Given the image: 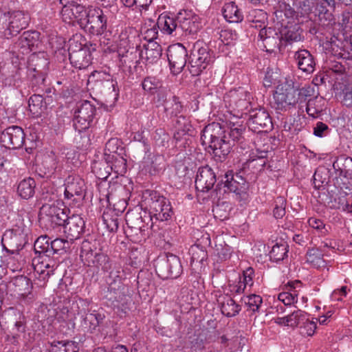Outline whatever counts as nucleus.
<instances>
[{
	"mask_svg": "<svg viewBox=\"0 0 352 352\" xmlns=\"http://www.w3.org/2000/svg\"><path fill=\"white\" fill-rule=\"evenodd\" d=\"M80 307H82V310L78 311V314H81L82 321H83V326L85 328H88L89 329H95L96 327V320L94 316L93 312L91 313H86V309L84 307H87V302L85 300H80L78 302L72 303V309L73 308H80Z\"/></svg>",
	"mask_w": 352,
	"mask_h": 352,
	"instance_id": "obj_35",
	"label": "nucleus"
},
{
	"mask_svg": "<svg viewBox=\"0 0 352 352\" xmlns=\"http://www.w3.org/2000/svg\"><path fill=\"white\" fill-rule=\"evenodd\" d=\"M34 250L36 252H39L42 254H49L50 243L46 236H40L34 242Z\"/></svg>",
	"mask_w": 352,
	"mask_h": 352,
	"instance_id": "obj_56",
	"label": "nucleus"
},
{
	"mask_svg": "<svg viewBox=\"0 0 352 352\" xmlns=\"http://www.w3.org/2000/svg\"><path fill=\"white\" fill-rule=\"evenodd\" d=\"M118 140L116 138L110 139L105 145L104 148V159L107 160V157H112L113 154L122 153V148H119L118 146Z\"/></svg>",
	"mask_w": 352,
	"mask_h": 352,
	"instance_id": "obj_55",
	"label": "nucleus"
},
{
	"mask_svg": "<svg viewBox=\"0 0 352 352\" xmlns=\"http://www.w3.org/2000/svg\"><path fill=\"white\" fill-rule=\"evenodd\" d=\"M280 38L287 42H296L301 40L302 30L297 23L290 24L288 26H280ZM276 40L280 37H276ZM275 43L273 41L271 44ZM276 43H274L276 45Z\"/></svg>",
	"mask_w": 352,
	"mask_h": 352,
	"instance_id": "obj_33",
	"label": "nucleus"
},
{
	"mask_svg": "<svg viewBox=\"0 0 352 352\" xmlns=\"http://www.w3.org/2000/svg\"><path fill=\"white\" fill-rule=\"evenodd\" d=\"M221 184H223V187L228 191L234 193L237 200L247 199L249 185L245 178L239 173H234L232 170H228L221 180Z\"/></svg>",
	"mask_w": 352,
	"mask_h": 352,
	"instance_id": "obj_10",
	"label": "nucleus"
},
{
	"mask_svg": "<svg viewBox=\"0 0 352 352\" xmlns=\"http://www.w3.org/2000/svg\"><path fill=\"white\" fill-rule=\"evenodd\" d=\"M183 109L184 107L179 98L176 96L169 97L168 101L164 104V111L168 118L178 116L179 114L182 112Z\"/></svg>",
	"mask_w": 352,
	"mask_h": 352,
	"instance_id": "obj_41",
	"label": "nucleus"
},
{
	"mask_svg": "<svg viewBox=\"0 0 352 352\" xmlns=\"http://www.w3.org/2000/svg\"><path fill=\"white\" fill-rule=\"evenodd\" d=\"M8 24L4 32L6 36H16L29 25L30 16L28 12L22 10H13L8 12Z\"/></svg>",
	"mask_w": 352,
	"mask_h": 352,
	"instance_id": "obj_20",
	"label": "nucleus"
},
{
	"mask_svg": "<svg viewBox=\"0 0 352 352\" xmlns=\"http://www.w3.org/2000/svg\"><path fill=\"white\" fill-rule=\"evenodd\" d=\"M30 233V226L19 221L11 230H7L2 238L12 250L19 251L28 243V235Z\"/></svg>",
	"mask_w": 352,
	"mask_h": 352,
	"instance_id": "obj_11",
	"label": "nucleus"
},
{
	"mask_svg": "<svg viewBox=\"0 0 352 352\" xmlns=\"http://www.w3.org/2000/svg\"><path fill=\"white\" fill-rule=\"evenodd\" d=\"M244 300L246 305L248 306L252 312L257 311L263 302L262 298L256 294L248 296Z\"/></svg>",
	"mask_w": 352,
	"mask_h": 352,
	"instance_id": "obj_60",
	"label": "nucleus"
},
{
	"mask_svg": "<svg viewBox=\"0 0 352 352\" xmlns=\"http://www.w3.org/2000/svg\"><path fill=\"white\" fill-rule=\"evenodd\" d=\"M219 304L222 314L226 317L235 316L241 310L240 305L236 304L232 298L228 296H223Z\"/></svg>",
	"mask_w": 352,
	"mask_h": 352,
	"instance_id": "obj_36",
	"label": "nucleus"
},
{
	"mask_svg": "<svg viewBox=\"0 0 352 352\" xmlns=\"http://www.w3.org/2000/svg\"><path fill=\"white\" fill-rule=\"evenodd\" d=\"M142 86L144 90L153 94L162 87V82L155 77L148 76L144 79Z\"/></svg>",
	"mask_w": 352,
	"mask_h": 352,
	"instance_id": "obj_53",
	"label": "nucleus"
},
{
	"mask_svg": "<svg viewBox=\"0 0 352 352\" xmlns=\"http://www.w3.org/2000/svg\"><path fill=\"white\" fill-rule=\"evenodd\" d=\"M64 226V233L67 239L73 242L80 238L85 229V223L80 215H72L67 217Z\"/></svg>",
	"mask_w": 352,
	"mask_h": 352,
	"instance_id": "obj_27",
	"label": "nucleus"
},
{
	"mask_svg": "<svg viewBox=\"0 0 352 352\" xmlns=\"http://www.w3.org/2000/svg\"><path fill=\"white\" fill-rule=\"evenodd\" d=\"M80 257L85 265L101 269L106 275L107 285L122 284L124 270L120 263L113 262L97 248L96 243L85 240L81 245Z\"/></svg>",
	"mask_w": 352,
	"mask_h": 352,
	"instance_id": "obj_2",
	"label": "nucleus"
},
{
	"mask_svg": "<svg viewBox=\"0 0 352 352\" xmlns=\"http://www.w3.org/2000/svg\"><path fill=\"white\" fill-rule=\"evenodd\" d=\"M14 292L19 296H26L31 293L32 283L30 278L24 276L15 277L12 280Z\"/></svg>",
	"mask_w": 352,
	"mask_h": 352,
	"instance_id": "obj_38",
	"label": "nucleus"
},
{
	"mask_svg": "<svg viewBox=\"0 0 352 352\" xmlns=\"http://www.w3.org/2000/svg\"><path fill=\"white\" fill-rule=\"evenodd\" d=\"M43 98L41 95L34 94L32 96L28 101L30 111H34V113H38L43 106Z\"/></svg>",
	"mask_w": 352,
	"mask_h": 352,
	"instance_id": "obj_63",
	"label": "nucleus"
},
{
	"mask_svg": "<svg viewBox=\"0 0 352 352\" xmlns=\"http://www.w3.org/2000/svg\"><path fill=\"white\" fill-rule=\"evenodd\" d=\"M309 226L313 229L316 230L321 236H326L329 233V229L330 227L327 226L322 220L310 217L308 219Z\"/></svg>",
	"mask_w": 352,
	"mask_h": 352,
	"instance_id": "obj_54",
	"label": "nucleus"
},
{
	"mask_svg": "<svg viewBox=\"0 0 352 352\" xmlns=\"http://www.w3.org/2000/svg\"><path fill=\"white\" fill-rule=\"evenodd\" d=\"M118 53L120 56V65L122 67L123 70H128L129 72H131L132 67H135L138 62L135 52L133 53V52H129V50H126V52L124 53V52L122 51V48L120 47Z\"/></svg>",
	"mask_w": 352,
	"mask_h": 352,
	"instance_id": "obj_43",
	"label": "nucleus"
},
{
	"mask_svg": "<svg viewBox=\"0 0 352 352\" xmlns=\"http://www.w3.org/2000/svg\"><path fill=\"white\" fill-rule=\"evenodd\" d=\"M69 59L71 64L76 68L84 69L91 63V54L89 50L82 47L75 38L69 41Z\"/></svg>",
	"mask_w": 352,
	"mask_h": 352,
	"instance_id": "obj_13",
	"label": "nucleus"
},
{
	"mask_svg": "<svg viewBox=\"0 0 352 352\" xmlns=\"http://www.w3.org/2000/svg\"><path fill=\"white\" fill-rule=\"evenodd\" d=\"M168 60L171 72L179 74L186 64L187 51L180 43L171 45L168 49Z\"/></svg>",
	"mask_w": 352,
	"mask_h": 352,
	"instance_id": "obj_22",
	"label": "nucleus"
},
{
	"mask_svg": "<svg viewBox=\"0 0 352 352\" xmlns=\"http://www.w3.org/2000/svg\"><path fill=\"white\" fill-rule=\"evenodd\" d=\"M300 283V281H290L288 282L287 286L291 288L289 292H283L278 294V299L283 302L285 305H291L294 302H297V294L294 289L296 288V285Z\"/></svg>",
	"mask_w": 352,
	"mask_h": 352,
	"instance_id": "obj_45",
	"label": "nucleus"
},
{
	"mask_svg": "<svg viewBox=\"0 0 352 352\" xmlns=\"http://www.w3.org/2000/svg\"><path fill=\"white\" fill-rule=\"evenodd\" d=\"M92 172L99 179H106L110 175V167L107 162H96L91 166Z\"/></svg>",
	"mask_w": 352,
	"mask_h": 352,
	"instance_id": "obj_51",
	"label": "nucleus"
},
{
	"mask_svg": "<svg viewBox=\"0 0 352 352\" xmlns=\"http://www.w3.org/2000/svg\"><path fill=\"white\" fill-rule=\"evenodd\" d=\"M72 243L68 239H64L61 238H56L50 243V252L49 254L52 253H58L60 251H66L69 249L70 245Z\"/></svg>",
	"mask_w": 352,
	"mask_h": 352,
	"instance_id": "obj_52",
	"label": "nucleus"
},
{
	"mask_svg": "<svg viewBox=\"0 0 352 352\" xmlns=\"http://www.w3.org/2000/svg\"><path fill=\"white\" fill-rule=\"evenodd\" d=\"M300 333L304 336H311L314 334L316 329V324L309 319L307 317L305 322H304L300 327Z\"/></svg>",
	"mask_w": 352,
	"mask_h": 352,
	"instance_id": "obj_62",
	"label": "nucleus"
},
{
	"mask_svg": "<svg viewBox=\"0 0 352 352\" xmlns=\"http://www.w3.org/2000/svg\"><path fill=\"white\" fill-rule=\"evenodd\" d=\"M35 80L39 85V88L43 90V94L46 95L47 98H52V96L55 94V89L54 87H45V77L43 74H38L35 76Z\"/></svg>",
	"mask_w": 352,
	"mask_h": 352,
	"instance_id": "obj_61",
	"label": "nucleus"
},
{
	"mask_svg": "<svg viewBox=\"0 0 352 352\" xmlns=\"http://www.w3.org/2000/svg\"><path fill=\"white\" fill-rule=\"evenodd\" d=\"M294 60L298 68L306 74H312L316 67L314 56L307 50H299L294 54Z\"/></svg>",
	"mask_w": 352,
	"mask_h": 352,
	"instance_id": "obj_28",
	"label": "nucleus"
},
{
	"mask_svg": "<svg viewBox=\"0 0 352 352\" xmlns=\"http://www.w3.org/2000/svg\"><path fill=\"white\" fill-rule=\"evenodd\" d=\"M113 155L105 160L109 165L110 170H113L119 175L124 174L126 172V160L122 156V153Z\"/></svg>",
	"mask_w": 352,
	"mask_h": 352,
	"instance_id": "obj_37",
	"label": "nucleus"
},
{
	"mask_svg": "<svg viewBox=\"0 0 352 352\" xmlns=\"http://www.w3.org/2000/svg\"><path fill=\"white\" fill-rule=\"evenodd\" d=\"M216 182V175L210 166H205L198 169L195 179V188L197 191L208 192Z\"/></svg>",
	"mask_w": 352,
	"mask_h": 352,
	"instance_id": "obj_26",
	"label": "nucleus"
},
{
	"mask_svg": "<svg viewBox=\"0 0 352 352\" xmlns=\"http://www.w3.org/2000/svg\"><path fill=\"white\" fill-rule=\"evenodd\" d=\"M245 130V126L242 123L230 122L227 135L219 123L212 122L202 130L201 142L212 151L214 160L221 162L230 153L234 143L243 138Z\"/></svg>",
	"mask_w": 352,
	"mask_h": 352,
	"instance_id": "obj_1",
	"label": "nucleus"
},
{
	"mask_svg": "<svg viewBox=\"0 0 352 352\" xmlns=\"http://www.w3.org/2000/svg\"><path fill=\"white\" fill-rule=\"evenodd\" d=\"M153 139L155 144L159 147H166L168 145L169 135L162 129H158L153 135Z\"/></svg>",
	"mask_w": 352,
	"mask_h": 352,
	"instance_id": "obj_57",
	"label": "nucleus"
},
{
	"mask_svg": "<svg viewBox=\"0 0 352 352\" xmlns=\"http://www.w3.org/2000/svg\"><path fill=\"white\" fill-rule=\"evenodd\" d=\"M222 14L224 19L229 23H239L243 19L242 12L232 1L225 3L222 8Z\"/></svg>",
	"mask_w": 352,
	"mask_h": 352,
	"instance_id": "obj_34",
	"label": "nucleus"
},
{
	"mask_svg": "<svg viewBox=\"0 0 352 352\" xmlns=\"http://www.w3.org/2000/svg\"><path fill=\"white\" fill-rule=\"evenodd\" d=\"M288 252V245L285 243H276L270 252V259L275 262L283 261Z\"/></svg>",
	"mask_w": 352,
	"mask_h": 352,
	"instance_id": "obj_49",
	"label": "nucleus"
},
{
	"mask_svg": "<svg viewBox=\"0 0 352 352\" xmlns=\"http://www.w3.org/2000/svg\"><path fill=\"white\" fill-rule=\"evenodd\" d=\"M286 200L283 197H278L275 200V206L273 210L274 217L281 219L285 214Z\"/></svg>",
	"mask_w": 352,
	"mask_h": 352,
	"instance_id": "obj_59",
	"label": "nucleus"
},
{
	"mask_svg": "<svg viewBox=\"0 0 352 352\" xmlns=\"http://www.w3.org/2000/svg\"><path fill=\"white\" fill-rule=\"evenodd\" d=\"M25 134L21 127L11 126L6 128L0 136V142L10 149L21 148L24 142Z\"/></svg>",
	"mask_w": 352,
	"mask_h": 352,
	"instance_id": "obj_24",
	"label": "nucleus"
},
{
	"mask_svg": "<svg viewBox=\"0 0 352 352\" xmlns=\"http://www.w3.org/2000/svg\"><path fill=\"white\" fill-rule=\"evenodd\" d=\"M306 259L307 263L316 268H320L325 265L323 254L319 248L309 249L306 254Z\"/></svg>",
	"mask_w": 352,
	"mask_h": 352,
	"instance_id": "obj_46",
	"label": "nucleus"
},
{
	"mask_svg": "<svg viewBox=\"0 0 352 352\" xmlns=\"http://www.w3.org/2000/svg\"><path fill=\"white\" fill-rule=\"evenodd\" d=\"M96 81L100 82L106 91L114 92V96H118L117 82L113 79L111 75L104 72H96Z\"/></svg>",
	"mask_w": 352,
	"mask_h": 352,
	"instance_id": "obj_47",
	"label": "nucleus"
},
{
	"mask_svg": "<svg viewBox=\"0 0 352 352\" xmlns=\"http://www.w3.org/2000/svg\"><path fill=\"white\" fill-rule=\"evenodd\" d=\"M248 21L251 23V26L255 28H260L258 33V37L263 41L265 42L264 47L267 48V45H271L274 41L276 43V38L272 36L274 32V30L271 28H266V22L267 20V14L263 10L261 9L252 10L248 16ZM267 51L270 50L266 49Z\"/></svg>",
	"mask_w": 352,
	"mask_h": 352,
	"instance_id": "obj_9",
	"label": "nucleus"
},
{
	"mask_svg": "<svg viewBox=\"0 0 352 352\" xmlns=\"http://www.w3.org/2000/svg\"><path fill=\"white\" fill-rule=\"evenodd\" d=\"M296 89L288 85L277 86L274 94L276 109L286 111L296 104Z\"/></svg>",
	"mask_w": 352,
	"mask_h": 352,
	"instance_id": "obj_21",
	"label": "nucleus"
},
{
	"mask_svg": "<svg viewBox=\"0 0 352 352\" xmlns=\"http://www.w3.org/2000/svg\"><path fill=\"white\" fill-rule=\"evenodd\" d=\"M295 10L289 5L285 6L284 10H278L275 12L277 23L280 26H288V25L296 23L294 22Z\"/></svg>",
	"mask_w": 352,
	"mask_h": 352,
	"instance_id": "obj_40",
	"label": "nucleus"
},
{
	"mask_svg": "<svg viewBox=\"0 0 352 352\" xmlns=\"http://www.w3.org/2000/svg\"><path fill=\"white\" fill-rule=\"evenodd\" d=\"M125 220L126 228L124 232L132 242L141 243L149 236V228L153 227V223L148 226V223L151 221V216L145 213L142 217L140 212L131 211L126 214Z\"/></svg>",
	"mask_w": 352,
	"mask_h": 352,
	"instance_id": "obj_3",
	"label": "nucleus"
},
{
	"mask_svg": "<svg viewBox=\"0 0 352 352\" xmlns=\"http://www.w3.org/2000/svg\"><path fill=\"white\" fill-rule=\"evenodd\" d=\"M158 30L157 25L155 24L152 28L145 30L142 33L146 43L155 41L154 40L157 38Z\"/></svg>",
	"mask_w": 352,
	"mask_h": 352,
	"instance_id": "obj_64",
	"label": "nucleus"
},
{
	"mask_svg": "<svg viewBox=\"0 0 352 352\" xmlns=\"http://www.w3.org/2000/svg\"><path fill=\"white\" fill-rule=\"evenodd\" d=\"M125 206L122 209L107 208L102 214V219L107 229L110 232H116L119 228V216L124 212Z\"/></svg>",
	"mask_w": 352,
	"mask_h": 352,
	"instance_id": "obj_31",
	"label": "nucleus"
},
{
	"mask_svg": "<svg viewBox=\"0 0 352 352\" xmlns=\"http://www.w3.org/2000/svg\"><path fill=\"white\" fill-rule=\"evenodd\" d=\"M214 56L208 45L203 41H197L192 44L189 57L190 73L197 76L213 63Z\"/></svg>",
	"mask_w": 352,
	"mask_h": 352,
	"instance_id": "obj_4",
	"label": "nucleus"
},
{
	"mask_svg": "<svg viewBox=\"0 0 352 352\" xmlns=\"http://www.w3.org/2000/svg\"><path fill=\"white\" fill-rule=\"evenodd\" d=\"M178 35L194 36L201 28L199 17L188 10L177 14Z\"/></svg>",
	"mask_w": 352,
	"mask_h": 352,
	"instance_id": "obj_18",
	"label": "nucleus"
},
{
	"mask_svg": "<svg viewBox=\"0 0 352 352\" xmlns=\"http://www.w3.org/2000/svg\"><path fill=\"white\" fill-rule=\"evenodd\" d=\"M189 253L191 255L190 265L197 268H201L204 262L208 258V253L202 247L199 245H192L189 250Z\"/></svg>",
	"mask_w": 352,
	"mask_h": 352,
	"instance_id": "obj_39",
	"label": "nucleus"
},
{
	"mask_svg": "<svg viewBox=\"0 0 352 352\" xmlns=\"http://www.w3.org/2000/svg\"><path fill=\"white\" fill-rule=\"evenodd\" d=\"M36 186L35 181L29 177L20 182L18 185L17 192L23 199H30L34 194V188Z\"/></svg>",
	"mask_w": 352,
	"mask_h": 352,
	"instance_id": "obj_42",
	"label": "nucleus"
},
{
	"mask_svg": "<svg viewBox=\"0 0 352 352\" xmlns=\"http://www.w3.org/2000/svg\"><path fill=\"white\" fill-rule=\"evenodd\" d=\"M314 89L311 86H305L300 89H296L295 99L296 104H298L300 108L303 107V104H307L309 100H311V98L314 96Z\"/></svg>",
	"mask_w": 352,
	"mask_h": 352,
	"instance_id": "obj_48",
	"label": "nucleus"
},
{
	"mask_svg": "<svg viewBox=\"0 0 352 352\" xmlns=\"http://www.w3.org/2000/svg\"><path fill=\"white\" fill-rule=\"evenodd\" d=\"M252 98L249 91L239 88L237 90L230 91L225 98V101L228 104L234 116L240 118L244 113L243 111L248 108Z\"/></svg>",
	"mask_w": 352,
	"mask_h": 352,
	"instance_id": "obj_14",
	"label": "nucleus"
},
{
	"mask_svg": "<svg viewBox=\"0 0 352 352\" xmlns=\"http://www.w3.org/2000/svg\"><path fill=\"white\" fill-rule=\"evenodd\" d=\"M40 33L37 31L24 32L12 47V52L20 59L22 56L34 50L39 43Z\"/></svg>",
	"mask_w": 352,
	"mask_h": 352,
	"instance_id": "obj_16",
	"label": "nucleus"
},
{
	"mask_svg": "<svg viewBox=\"0 0 352 352\" xmlns=\"http://www.w3.org/2000/svg\"><path fill=\"white\" fill-rule=\"evenodd\" d=\"M79 347L73 341H54L51 343L50 352H78Z\"/></svg>",
	"mask_w": 352,
	"mask_h": 352,
	"instance_id": "obj_44",
	"label": "nucleus"
},
{
	"mask_svg": "<svg viewBox=\"0 0 352 352\" xmlns=\"http://www.w3.org/2000/svg\"><path fill=\"white\" fill-rule=\"evenodd\" d=\"M65 198L72 207H79L85 197L86 186L84 179L78 175H69L65 183Z\"/></svg>",
	"mask_w": 352,
	"mask_h": 352,
	"instance_id": "obj_6",
	"label": "nucleus"
},
{
	"mask_svg": "<svg viewBox=\"0 0 352 352\" xmlns=\"http://www.w3.org/2000/svg\"><path fill=\"white\" fill-rule=\"evenodd\" d=\"M147 202L150 208L148 216L155 217L157 220L164 221L169 219L173 214L170 203L165 197L157 191H151Z\"/></svg>",
	"mask_w": 352,
	"mask_h": 352,
	"instance_id": "obj_7",
	"label": "nucleus"
},
{
	"mask_svg": "<svg viewBox=\"0 0 352 352\" xmlns=\"http://www.w3.org/2000/svg\"><path fill=\"white\" fill-rule=\"evenodd\" d=\"M175 127L178 131H181L183 134H186L191 130L192 125L186 116H178L175 120Z\"/></svg>",
	"mask_w": 352,
	"mask_h": 352,
	"instance_id": "obj_58",
	"label": "nucleus"
},
{
	"mask_svg": "<svg viewBox=\"0 0 352 352\" xmlns=\"http://www.w3.org/2000/svg\"><path fill=\"white\" fill-rule=\"evenodd\" d=\"M155 268L162 279L177 278L182 272L179 258L173 254L160 255L155 261Z\"/></svg>",
	"mask_w": 352,
	"mask_h": 352,
	"instance_id": "obj_5",
	"label": "nucleus"
},
{
	"mask_svg": "<svg viewBox=\"0 0 352 352\" xmlns=\"http://www.w3.org/2000/svg\"><path fill=\"white\" fill-rule=\"evenodd\" d=\"M162 48L161 45L155 42L151 41L142 44V49L140 50V56L144 60L146 64L157 63L162 56Z\"/></svg>",
	"mask_w": 352,
	"mask_h": 352,
	"instance_id": "obj_29",
	"label": "nucleus"
},
{
	"mask_svg": "<svg viewBox=\"0 0 352 352\" xmlns=\"http://www.w3.org/2000/svg\"><path fill=\"white\" fill-rule=\"evenodd\" d=\"M104 297L107 300L111 302L112 305L118 309L126 312L129 309L130 296L124 283L109 285Z\"/></svg>",
	"mask_w": 352,
	"mask_h": 352,
	"instance_id": "obj_15",
	"label": "nucleus"
},
{
	"mask_svg": "<svg viewBox=\"0 0 352 352\" xmlns=\"http://www.w3.org/2000/svg\"><path fill=\"white\" fill-rule=\"evenodd\" d=\"M248 125L255 131H267L272 128V122L268 112L260 107L250 111Z\"/></svg>",
	"mask_w": 352,
	"mask_h": 352,
	"instance_id": "obj_23",
	"label": "nucleus"
},
{
	"mask_svg": "<svg viewBox=\"0 0 352 352\" xmlns=\"http://www.w3.org/2000/svg\"><path fill=\"white\" fill-rule=\"evenodd\" d=\"M80 28L92 35H102L107 28V18L102 9L90 8Z\"/></svg>",
	"mask_w": 352,
	"mask_h": 352,
	"instance_id": "obj_8",
	"label": "nucleus"
},
{
	"mask_svg": "<svg viewBox=\"0 0 352 352\" xmlns=\"http://www.w3.org/2000/svg\"><path fill=\"white\" fill-rule=\"evenodd\" d=\"M61 5L60 15L63 20L68 23L76 22L80 27L86 19L88 10L77 0H59Z\"/></svg>",
	"mask_w": 352,
	"mask_h": 352,
	"instance_id": "obj_12",
	"label": "nucleus"
},
{
	"mask_svg": "<svg viewBox=\"0 0 352 352\" xmlns=\"http://www.w3.org/2000/svg\"><path fill=\"white\" fill-rule=\"evenodd\" d=\"M68 209L60 200H56L52 204H45L41 208V216L46 217L49 221L56 226H62L67 219Z\"/></svg>",
	"mask_w": 352,
	"mask_h": 352,
	"instance_id": "obj_19",
	"label": "nucleus"
},
{
	"mask_svg": "<svg viewBox=\"0 0 352 352\" xmlns=\"http://www.w3.org/2000/svg\"><path fill=\"white\" fill-rule=\"evenodd\" d=\"M34 270L38 274V280H43L44 286L49 277L54 274V270L57 267L56 261L50 258L49 254L40 255L38 258L33 260Z\"/></svg>",
	"mask_w": 352,
	"mask_h": 352,
	"instance_id": "obj_25",
	"label": "nucleus"
},
{
	"mask_svg": "<svg viewBox=\"0 0 352 352\" xmlns=\"http://www.w3.org/2000/svg\"><path fill=\"white\" fill-rule=\"evenodd\" d=\"M156 25L158 29L164 34L178 35L177 16L173 18L166 14H161L157 19Z\"/></svg>",
	"mask_w": 352,
	"mask_h": 352,
	"instance_id": "obj_30",
	"label": "nucleus"
},
{
	"mask_svg": "<svg viewBox=\"0 0 352 352\" xmlns=\"http://www.w3.org/2000/svg\"><path fill=\"white\" fill-rule=\"evenodd\" d=\"M96 113V107L89 101L80 102L75 111L74 127L78 132H82L90 126Z\"/></svg>",
	"mask_w": 352,
	"mask_h": 352,
	"instance_id": "obj_17",
	"label": "nucleus"
},
{
	"mask_svg": "<svg viewBox=\"0 0 352 352\" xmlns=\"http://www.w3.org/2000/svg\"><path fill=\"white\" fill-rule=\"evenodd\" d=\"M308 314L300 309H296L288 314L289 327H296L300 325L306 321Z\"/></svg>",
	"mask_w": 352,
	"mask_h": 352,
	"instance_id": "obj_50",
	"label": "nucleus"
},
{
	"mask_svg": "<svg viewBox=\"0 0 352 352\" xmlns=\"http://www.w3.org/2000/svg\"><path fill=\"white\" fill-rule=\"evenodd\" d=\"M333 169L339 176L346 179H352V158L340 156L333 164Z\"/></svg>",
	"mask_w": 352,
	"mask_h": 352,
	"instance_id": "obj_32",
	"label": "nucleus"
}]
</instances>
